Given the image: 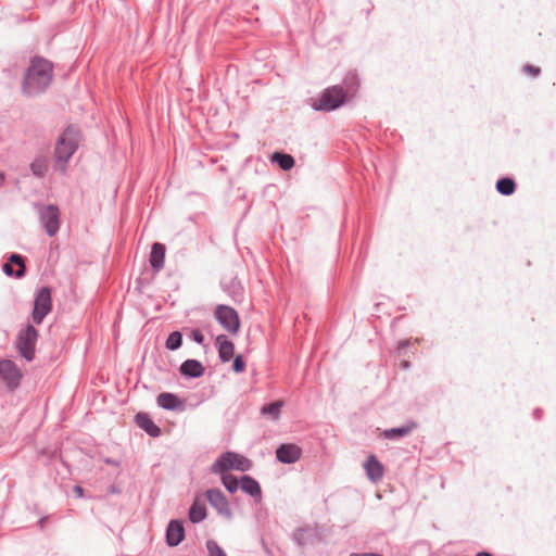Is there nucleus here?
<instances>
[{
    "label": "nucleus",
    "mask_w": 556,
    "mask_h": 556,
    "mask_svg": "<svg viewBox=\"0 0 556 556\" xmlns=\"http://www.w3.org/2000/svg\"><path fill=\"white\" fill-rule=\"evenodd\" d=\"M52 76V63L40 56L34 58L23 81L24 93L31 96L43 91L50 85Z\"/></svg>",
    "instance_id": "obj_1"
},
{
    "label": "nucleus",
    "mask_w": 556,
    "mask_h": 556,
    "mask_svg": "<svg viewBox=\"0 0 556 556\" xmlns=\"http://www.w3.org/2000/svg\"><path fill=\"white\" fill-rule=\"evenodd\" d=\"M79 131L73 127L66 128L55 144L56 163L60 164V169L63 170L65 163L74 154L78 148Z\"/></svg>",
    "instance_id": "obj_2"
},
{
    "label": "nucleus",
    "mask_w": 556,
    "mask_h": 556,
    "mask_svg": "<svg viewBox=\"0 0 556 556\" xmlns=\"http://www.w3.org/2000/svg\"><path fill=\"white\" fill-rule=\"evenodd\" d=\"M346 93L342 87L332 86L327 88L317 99L313 101V108L318 111H332L345 102Z\"/></svg>",
    "instance_id": "obj_3"
},
{
    "label": "nucleus",
    "mask_w": 556,
    "mask_h": 556,
    "mask_svg": "<svg viewBox=\"0 0 556 556\" xmlns=\"http://www.w3.org/2000/svg\"><path fill=\"white\" fill-rule=\"evenodd\" d=\"M251 467L252 463L247 457L237 453L226 452L213 464L212 470L216 473L224 472L229 469L247 471Z\"/></svg>",
    "instance_id": "obj_4"
},
{
    "label": "nucleus",
    "mask_w": 556,
    "mask_h": 556,
    "mask_svg": "<svg viewBox=\"0 0 556 556\" xmlns=\"http://www.w3.org/2000/svg\"><path fill=\"white\" fill-rule=\"evenodd\" d=\"M37 338L38 331L31 325L26 326L17 334L15 346L27 361H33L35 357Z\"/></svg>",
    "instance_id": "obj_5"
},
{
    "label": "nucleus",
    "mask_w": 556,
    "mask_h": 556,
    "mask_svg": "<svg viewBox=\"0 0 556 556\" xmlns=\"http://www.w3.org/2000/svg\"><path fill=\"white\" fill-rule=\"evenodd\" d=\"M216 320L230 334H237L240 330V317L235 308L228 305H217L214 311Z\"/></svg>",
    "instance_id": "obj_6"
},
{
    "label": "nucleus",
    "mask_w": 556,
    "mask_h": 556,
    "mask_svg": "<svg viewBox=\"0 0 556 556\" xmlns=\"http://www.w3.org/2000/svg\"><path fill=\"white\" fill-rule=\"evenodd\" d=\"M51 292L49 288H41L35 299V305L33 311V320L36 324H41L46 315L51 311Z\"/></svg>",
    "instance_id": "obj_7"
},
{
    "label": "nucleus",
    "mask_w": 556,
    "mask_h": 556,
    "mask_svg": "<svg viewBox=\"0 0 556 556\" xmlns=\"http://www.w3.org/2000/svg\"><path fill=\"white\" fill-rule=\"evenodd\" d=\"M0 377L11 390L15 389L22 379V372L10 359L0 361Z\"/></svg>",
    "instance_id": "obj_8"
},
{
    "label": "nucleus",
    "mask_w": 556,
    "mask_h": 556,
    "mask_svg": "<svg viewBox=\"0 0 556 556\" xmlns=\"http://www.w3.org/2000/svg\"><path fill=\"white\" fill-rule=\"evenodd\" d=\"M60 213L56 206L48 205L40 211V218L49 236H54L60 227Z\"/></svg>",
    "instance_id": "obj_9"
},
{
    "label": "nucleus",
    "mask_w": 556,
    "mask_h": 556,
    "mask_svg": "<svg viewBox=\"0 0 556 556\" xmlns=\"http://www.w3.org/2000/svg\"><path fill=\"white\" fill-rule=\"evenodd\" d=\"M363 467H364L367 478L371 482L376 483V482L380 481L384 475V467L375 455H369L366 458Z\"/></svg>",
    "instance_id": "obj_10"
},
{
    "label": "nucleus",
    "mask_w": 556,
    "mask_h": 556,
    "mask_svg": "<svg viewBox=\"0 0 556 556\" xmlns=\"http://www.w3.org/2000/svg\"><path fill=\"white\" fill-rule=\"evenodd\" d=\"M302 450L295 444H282L276 451V456L279 462L285 464H292L300 459Z\"/></svg>",
    "instance_id": "obj_11"
},
{
    "label": "nucleus",
    "mask_w": 556,
    "mask_h": 556,
    "mask_svg": "<svg viewBox=\"0 0 556 556\" xmlns=\"http://www.w3.org/2000/svg\"><path fill=\"white\" fill-rule=\"evenodd\" d=\"M216 345L222 362H229L235 354V344L227 339L226 336L220 334L216 338Z\"/></svg>",
    "instance_id": "obj_12"
},
{
    "label": "nucleus",
    "mask_w": 556,
    "mask_h": 556,
    "mask_svg": "<svg viewBox=\"0 0 556 556\" xmlns=\"http://www.w3.org/2000/svg\"><path fill=\"white\" fill-rule=\"evenodd\" d=\"M3 270L8 276L15 275L17 278L23 277L25 273L23 257L17 254H12L10 262L3 265Z\"/></svg>",
    "instance_id": "obj_13"
},
{
    "label": "nucleus",
    "mask_w": 556,
    "mask_h": 556,
    "mask_svg": "<svg viewBox=\"0 0 556 556\" xmlns=\"http://www.w3.org/2000/svg\"><path fill=\"white\" fill-rule=\"evenodd\" d=\"M184 538L185 530L182 525L176 520L170 521L166 532V540L168 545L176 546L184 540Z\"/></svg>",
    "instance_id": "obj_14"
},
{
    "label": "nucleus",
    "mask_w": 556,
    "mask_h": 556,
    "mask_svg": "<svg viewBox=\"0 0 556 556\" xmlns=\"http://www.w3.org/2000/svg\"><path fill=\"white\" fill-rule=\"evenodd\" d=\"M210 504L219 513H227L229 505L224 493L218 489H212L206 492Z\"/></svg>",
    "instance_id": "obj_15"
},
{
    "label": "nucleus",
    "mask_w": 556,
    "mask_h": 556,
    "mask_svg": "<svg viewBox=\"0 0 556 556\" xmlns=\"http://www.w3.org/2000/svg\"><path fill=\"white\" fill-rule=\"evenodd\" d=\"M136 422L151 437H159L161 434L160 428L152 421V419L146 413L137 414Z\"/></svg>",
    "instance_id": "obj_16"
},
{
    "label": "nucleus",
    "mask_w": 556,
    "mask_h": 556,
    "mask_svg": "<svg viewBox=\"0 0 556 556\" xmlns=\"http://www.w3.org/2000/svg\"><path fill=\"white\" fill-rule=\"evenodd\" d=\"M165 260V247L162 243H154L152 245L151 254H150V263L151 266L155 270H160L164 265Z\"/></svg>",
    "instance_id": "obj_17"
},
{
    "label": "nucleus",
    "mask_w": 556,
    "mask_h": 556,
    "mask_svg": "<svg viewBox=\"0 0 556 556\" xmlns=\"http://www.w3.org/2000/svg\"><path fill=\"white\" fill-rule=\"evenodd\" d=\"M156 402L159 406L169 410H175L182 406V402L175 394L167 392L161 393Z\"/></svg>",
    "instance_id": "obj_18"
},
{
    "label": "nucleus",
    "mask_w": 556,
    "mask_h": 556,
    "mask_svg": "<svg viewBox=\"0 0 556 556\" xmlns=\"http://www.w3.org/2000/svg\"><path fill=\"white\" fill-rule=\"evenodd\" d=\"M180 371L185 376L200 377L204 372V367L195 359H188L180 366Z\"/></svg>",
    "instance_id": "obj_19"
},
{
    "label": "nucleus",
    "mask_w": 556,
    "mask_h": 556,
    "mask_svg": "<svg viewBox=\"0 0 556 556\" xmlns=\"http://www.w3.org/2000/svg\"><path fill=\"white\" fill-rule=\"evenodd\" d=\"M417 428V424L412 421L400 428H392L383 431L386 439H396L408 435L414 429Z\"/></svg>",
    "instance_id": "obj_20"
},
{
    "label": "nucleus",
    "mask_w": 556,
    "mask_h": 556,
    "mask_svg": "<svg viewBox=\"0 0 556 556\" xmlns=\"http://www.w3.org/2000/svg\"><path fill=\"white\" fill-rule=\"evenodd\" d=\"M240 486L242 491L245 493L252 495V496H260L261 495V488L256 480L251 478L250 476H243L240 481Z\"/></svg>",
    "instance_id": "obj_21"
},
{
    "label": "nucleus",
    "mask_w": 556,
    "mask_h": 556,
    "mask_svg": "<svg viewBox=\"0 0 556 556\" xmlns=\"http://www.w3.org/2000/svg\"><path fill=\"white\" fill-rule=\"evenodd\" d=\"M206 516V509L204 504L195 501L189 511V518L192 522L197 523L202 521Z\"/></svg>",
    "instance_id": "obj_22"
},
{
    "label": "nucleus",
    "mask_w": 556,
    "mask_h": 556,
    "mask_svg": "<svg viewBox=\"0 0 556 556\" xmlns=\"http://www.w3.org/2000/svg\"><path fill=\"white\" fill-rule=\"evenodd\" d=\"M271 161L276 162L283 170H289L294 166V159L290 154L276 152L273 154Z\"/></svg>",
    "instance_id": "obj_23"
},
{
    "label": "nucleus",
    "mask_w": 556,
    "mask_h": 556,
    "mask_svg": "<svg viewBox=\"0 0 556 556\" xmlns=\"http://www.w3.org/2000/svg\"><path fill=\"white\" fill-rule=\"evenodd\" d=\"M496 189L504 195H510L516 189V184L510 178H502L496 182Z\"/></svg>",
    "instance_id": "obj_24"
},
{
    "label": "nucleus",
    "mask_w": 556,
    "mask_h": 556,
    "mask_svg": "<svg viewBox=\"0 0 556 556\" xmlns=\"http://www.w3.org/2000/svg\"><path fill=\"white\" fill-rule=\"evenodd\" d=\"M30 169H31L34 175L42 177L46 174L47 169H48V161H47V159H45V157L36 159L30 164Z\"/></svg>",
    "instance_id": "obj_25"
},
{
    "label": "nucleus",
    "mask_w": 556,
    "mask_h": 556,
    "mask_svg": "<svg viewBox=\"0 0 556 556\" xmlns=\"http://www.w3.org/2000/svg\"><path fill=\"white\" fill-rule=\"evenodd\" d=\"M182 342L181 333L178 331L172 332L166 340V348L168 350H177Z\"/></svg>",
    "instance_id": "obj_26"
},
{
    "label": "nucleus",
    "mask_w": 556,
    "mask_h": 556,
    "mask_svg": "<svg viewBox=\"0 0 556 556\" xmlns=\"http://www.w3.org/2000/svg\"><path fill=\"white\" fill-rule=\"evenodd\" d=\"M223 484L225 485V488L233 493L238 490V486H239V482H238V479L232 476V475H224L223 478Z\"/></svg>",
    "instance_id": "obj_27"
},
{
    "label": "nucleus",
    "mask_w": 556,
    "mask_h": 556,
    "mask_svg": "<svg viewBox=\"0 0 556 556\" xmlns=\"http://www.w3.org/2000/svg\"><path fill=\"white\" fill-rule=\"evenodd\" d=\"M281 403L280 402H274L271 404L265 405L262 408L263 414H267L273 416V418H277L280 412Z\"/></svg>",
    "instance_id": "obj_28"
},
{
    "label": "nucleus",
    "mask_w": 556,
    "mask_h": 556,
    "mask_svg": "<svg viewBox=\"0 0 556 556\" xmlns=\"http://www.w3.org/2000/svg\"><path fill=\"white\" fill-rule=\"evenodd\" d=\"M206 547L210 556H227L225 552L220 548V546L217 544V542L213 540H208L206 542Z\"/></svg>",
    "instance_id": "obj_29"
},
{
    "label": "nucleus",
    "mask_w": 556,
    "mask_h": 556,
    "mask_svg": "<svg viewBox=\"0 0 556 556\" xmlns=\"http://www.w3.org/2000/svg\"><path fill=\"white\" fill-rule=\"evenodd\" d=\"M232 368L236 372H242L245 369V364H244L241 355H237L235 357Z\"/></svg>",
    "instance_id": "obj_30"
},
{
    "label": "nucleus",
    "mask_w": 556,
    "mask_h": 556,
    "mask_svg": "<svg viewBox=\"0 0 556 556\" xmlns=\"http://www.w3.org/2000/svg\"><path fill=\"white\" fill-rule=\"evenodd\" d=\"M523 72L531 77H536L541 73V70L538 66L528 64L523 66Z\"/></svg>",
    "instance_id": "obj_31"
},
{
    "label": "nucleus",
    "mask_w": 556,
    "mask_h": 556,
    "mask_svg": "<svg viewBox=\"0 0 556 556\" xmlns=\"http://www.w3.org/2000/svg\"><path fill=\"white\" fill-rule=\"evenodd\" d=\"M192 336H193L194 341H195V342H198V343H200V344H201V343L203 342V340H204L203 334H202V333H201V331H199V330H194V331H193V333H192Z\"/></svg>",
    "instance_id": "obj_32"
},
{
    "label": "nucleus",
    "mask_w": 556,
    "mask_h": 556,
    "mask_svg": "<svg viewBox=\"0 0 556 556\" xmlns=\"http://www.w3.org/2000/svg\"><path fill=\"white\" fill-rule=\"evenodd\" d=\"M74 492L76 493V495L78 497H83L84 496V489L81 486H79V485H76L74 488Z\"/></svg>",
    "instance_id": "obj_33"
},
{
    "label": "nucleus",
    "mask_w": 556,
    "mask_h": 556,
    "mask_svg": "<svg viewBox=\"0 0 556 556\" xmlns=\"http://www.w3.org/2000/svg\"><path fill=\"white\" fill-rule=\"evenodd\" d=\"M351 556H382L380 554H375V553H364V554H352Z\"/></svg>",
    "instance_id": "obj_34"
},
{
    "label": "nucleus",
    "mask_w": 556,
    "mask_h": 556,
    "mask_svg": "<svg viewBox=\"0 0 556 556\" xmlns=\"http://www.w3.org/2000/svg\"><path fill=\"white\" fill-rule=\"evenodd\" d=\"M477 556H492V555L488 552H480L477 554Z\"/></svg>",
    "instance_id": "obj_35"
},
{
    "label": "nucleus",
    "mask_w": 556,
    "mask_h": 556,
    "mask_svg": "<svg viewBox=\"0 0 556 556\" xmlns=\"http://www.w3.org/2000/svg\"><path fill=\"white\" fill-rule=\"evenodd\" d=\"M402 367L404 369L408 368L409 367V363L407 361L402 362Z\"/></svg>",
    "instance_id": "obj_36"
}]
</instances>
